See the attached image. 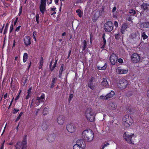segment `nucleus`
<instances>
[{
    "instance_id": "obj_1",
    "label": "nucleus",
    "mask_w": 149,
    "mask_h": 149,
    "mask_svg": "<svg viewBox=\"0 0 149 149\" xmlns=\"http://www.w3.org/2000/svg\"><path fill=\"white\" fill-rule=\"evenodd\" d=\"M82 137L85 141L91 142L93 139V133L91 130H84L82 133Z\"/></svg>"
},
{
    "instance_id": "obj_2",
    "label": "nucleus",
    "mask_w": 149,
    "mask_h": 149,
    "mask_svg": "<svg viewBox=\"0 0 149 149\" xmlns=\"http://www.w3.org/2000/svg\"><path fill=\"white\" fill-rule=\"evenodd\" d=\"M85 115L88 121L92 122L94 120L95 113L93 109L91 108L87 109L86 111Z\"/></svg>"
},
{
    "instance_id": "obj_3",
    "label": "nucleus",
    "mask_w": 149,
    "mask_h": 149,
    "mask_svg": "<svg viewBox=\"0 0 149 149\" xmlns=\"http://www.w3.org/2000/svg\"><path fill=\"white\" fill-rule=\"evenodd\" d=\"M128 84V81L125 79H121L120 80L119 83L117 85L118 89L117 90V92L116 91L115 92H121L123 90L126 88Z\"/></svg>"
},
{
    "instance_id": "obj_4",
    "label": "nucleus",
    "mask_w": 149,
    "mask_h": 149,
    "mask_svg": "<svg viewBox=\"0 0 149 149\" xmlns=\"http://www.w3.org/2000/svg\"><path fill=\"white\" fill-rule=\"evenodd\" d=\"M123 123L124 125L126 127H129L132 125L133 121L130 116L126 115L123 118Z\"/></svg>"
},
{
    "instance_id": "obj_5",
    "label": "nucleus",
    "mask_w": 149,
    "mask_h": 149,
    "mask_svg": "<svg viewBox=\"0 0 149 149\" xmlns=\"http://www.w3.org/2000/svg\"><path fill=\"white\" fill-rule=\"evenodd\" d=\"M127 132H125L123 134L124 139L129 144H134V141L133 139L136 137L134 134H132L131 135H129L127 134Z\"/></svg>"
},
{
    "instance_id": "obj_6",
    "label": "nucleus",
    "mask_w": 149,
    "mask_h": 149,
    "mask_svg": "<svg viewBox=\"0 0 149 149\" xmlns=\"http://www.w3.org/2000/svg\"><path fill=\"white\" fill-rule=\"evenodd\" d=\"M26 147V139H24L22 142H18L15 146L16 149H23Z\"/></svg>"
},
{
    "instance_id": "obj_7",
    "label": "nucleus",
    "mask_w": 149,
    "mask_h": 149,
    "mask_svg": "<svg viewBox=\"0 0 149 149\" xmlns=\"http://www.w3.org/2000/svg\"><path fill=\"white\" fill-rule=\"evenodd\" d=\"M113 24L111 21H108L104 24V29L106 32H110L113 30Z\"/></svg>"
},
{
    "instance_id": "obj_8",
    "label": "nucleus",
    "mask_w": 149,
    "mask_h": 149,
    "mask_svg": "<svg viewBox=\"0 0 149 149\" xmlns=\"http://www.w3.org/2000/svg\"><path fill=\"white\" fill-rule=\"evenodd\" d=\"M141 57L140 56L136 53H135L132 55L131 56V60L134 63H137L140 61Z\"/></svg>"
},
{
    "instance_id": "obj_9",
    "label": "nucleus",
    "mask_w": 149,
    "mask_h": 149,
    "mask_svg": "<svg viewBox=\"0 0 149 149\" xmlns=\"http://www.w3.org/2000/svg\"><path fill=\"white\" fill-rule=\"evenodd\" d=\"M46 0H41V4L40 6V9L41 12L43 14L46 11Z\"/></svg>"
},
{
    "instance_id": "obj_10",
    "label": "nucleus",
    "mask_w": 149,
    "mask_h": 149,
    "mask_svg": "<svg viewBox=\"0 0 149 149\" xmlns=\"http://www.w3.org/2000/svg\"><path fill=\"white\" fill-rule=\"evenodd\" d=\"M67 130L70 132L73 133L75 130L74 125L72 123L68 124L66 126Z\"/></svg>"
},
{
    "instance_id": "obj_11",
    "label": "nucleus",
    "mask_w": 149,
    "mask_h": 149,
    "mask_svg": "<svg viewBox=\"0 0 149 149\" xmlns=\"http://www.w3.org/2000/svg\"><path fill=\"white\" fill-rule=\"evenodd\" d=\"M127 69L122 68L120 67H118L116 69V72L119 74H126L128 72Z\"/></svg>"
},
{
    "instance_id": "obj_12",
    "label": "nucleus",
    "mask_w": 149,
    "mask_h": 149,
    "mask_svg": "<svg viewBox=\"0 0 149 149\" xmlns=\"http://www.w3.org/2000/svg\"><path fill=\"white\" fill-rule=\"evenodd\" d=\"M110 61L112 65H114L117 61V57L116 55L114 54H112L110 57Z\"/></svg>"
},
{
    "instance_id": "obj_13",
    "label": "nucleus",
    "mask_w": 149,
    "mask_h": 149,
    "mask_svg": "<svg viewBox=\"0 0 149 149\" xmlns=\"http://www.w3.org/2000/svg\"><path fill=\"white\" fill-rule=\"evenodd\" d=\"M65 121V117L63 115L59 116L57 119V122L60 125H63Z\"/></svg>"
},
{
    "instance_id": "obj_14",
    "label": "nucleus",
    "mask_w": 149,
    "mask_h": 149,
    "mask_svg": "<svg viewBox=\"0 0 149 149\" xmlns=\"http://www.w3.org/2000/svg\"><path fill=\"white\" fill-rule=\"evenodd\" d=\"M80 148L84 149L86 147V144L85 142L81 139H78L76 141V144Z\"/></svg>"
},
{
    "instance_id": "obj_15",
    "label": "nucleus",
    "mask_w": 149,
    "mask_h": 149,
    "mask_svg": "<svg viewBox=\"0 0 149 149\" xmlns=\"http://www.w3.org/2000/svg\"><path fill=\"white\" fill-rule=\"evenodd\" d=\"M115 94H107L106 95H102L100 96V98L101 99L105 100L109 98L112 97L114 96Z\"/></svg>"
},
{
    "instance_id": "obj_16",
    "label": "nucleus",
    "mask_w": 149,
    "mask_h": 149,
    "mask_svg": "<svg viewBox=\"0 0 149 149\" xmlns=\"http://www.w3.org/2000/svg\"><path fill=\"white\" fill-rule=\"evenodd\" d=\"M108 107L111 110H114L116 109L117 105L115 103L110 102L109 103Z\"/></svg>"
},
{
    "instance_id": "obj_17",
    "label": "nucleus",
    "mask_w": 149,
    "mask_h": 149,
    "mask_svg": "<svg viewBox=\"0 0 149 149\" xmlns=\"http://www.w3.org/2000/svg\"><path fill=\"white\" fill-rule=\"evenodd\" d=\"M24 43L26 46H28L31 44V38L29 36H26L24 40Z\"/></svg>"
},
{
    "instance_id": "obj_18",
    "label": "nucleus",
    "mask_w": 149,
    "mask_h": 149,
    "mask_svg": "<svg viewBox=\"0 0 149 149\" xmlns=\"http://www.w3.org/2000/svg\"><path fill=\"white\" fill-rule=\"evenodd\" d=\"M56 135L54 134H52L48 136L47 141L50 143L53 142L55 140Z\"/></svg>"
},
{
    "instance_id": "obj_19",
    "label": "nucleus",
    "mask_w": 149,
    "mask_h": 149,
    "mask_svg": "<svg viewBox=\"0 0 149 149\" xmlns=\"http://www.w3.org/2000/svg\"><path fill=\"white\" fill-rule=\"evenodd\" d=\"M127 27L128 25L127 24H123L120 30V31L122 34H123L125 33Z\"/></svg>"
},
{
    "instance_id": "obj_20",
    "label": "nucleus",
    "mask_w": 149,
    "mask_h": 149,
    "mask_svg": "<svg viewBox=\"0 0 149 149\" xmlns=\"http://www.w3.org/2000/svg\"><path fill=\"white\" fill-rule=\"evenodd\" d=\"M140 24V27L141 28H146L149 27V22H141Z\"/></svg>"
},
{
    "instance_id": "obj_21",
    "label": "nucleus",
    "mask_w": 149,
    "mask_h": 149,
    "mask_svg": "<svg viewBox=\"0 0 149 149\" xmlns=\"http://www.w3.org/2000/svg\"><path fill=\"white\" fill-rule=\"evenodd\" d=\"M45 98V95L44 94L41 95L40 97H37L36 99V102H38V105L39 104L40 102H43Z\"/></svg>"
},
{
    "instance_id": "obj_22",
    "label": "nucleus",
    "mask_w": 149,
    "mask_h": 149,
    "mask_svg": "<svg viewBox=\"0 0 149 149\" xmlns=\"http://www.w3.org/2000/svg\"><path fill=\"white\" fill-rule=\"evenodd\" d=\"M92 78H91V80H90L89 81L88 84V86L91 90H93L95 88V85L92 81Z\"/></svg>"
},
{
    "instance_id": "obj_23",
    "label": "nucleus",
    "mask_w": 149,
    "mask_h": 149,
    "mask_svg": "<svg viewBox=\"0 0 149 149\" xmlns=\"http://www.w3.org/2000/svg\"><path fill=\"white\" fill-rule=\"evenodd\" d=\"M141 8L144 10H149V4H148L147 3H143L141 5Z\"/></svg>"
},
{
    "instance_id": "obj_24",
    "label": "nucleus",
    "mask_w": 149,
    "mask_h": 149,
    "mask_svg": "<svg viewBox=\"0 0 149 149\" xmlns=\"http://www.w3.org/2000/svg\"><path fill=\"white\" fill-rule=\"evenodd\" d=\"M108 85L107 79H104L101 83V85L103 86V87L107 88L108 86Z\"/></svg>"
},
{
    "instance_id": "obj_25",
    "label": "nucleus",
    "mask_w": 149,
    "mask_h": 149,
    "mask_svg": "<svg viewBox=\"0 0 149 149\" xmlns=\"http://www.w3.org/2000/svg\"><path fill=\"white\" fill-rule=\"evenodd\" d=\"M52 61H53V60H52V61L50 62V65H49L50 69L52 71L55 68V67L56 66V63H57V60H56L55 61V62H54V63L53 65L52 66Z\"/></svg>"
},
{
    "instance_id": "obj_26",
    "label": "nucleus",
    "mask_w": 149,
    "mask_h": 149,
    "mask_svg": "<svg viewBox=\"0 0 149 149\" xmlns=\"http://www.w3.org/2000/svg\"><path fill=\"white\" fill-rule=\"evenodd\" d=\"M39 66L38 68L39 69H41L42 68L43 65L44 61L43 58L42 57H41L39 59Z\"/></svg>"
},
{
    "instance_id": "obj_27",
    "label": "nucleus",
    "mask_w": 149,
    "mask_h": 149,
    "mask_svg": "<svg viewBox=\"0 0 149 149\" xmlns=\"http://www.w3.org/2000/svg\"><path fill=\"white\" fill-rule=\"evenodd\" d=\"M48 127V123L46 122H43L42 125V128L44 130H46Z\"/></svg>"
},
{
    "instance_id": "obj_28",
    "label": "nucleus",
    "mask_w": 149,
    "mask_h": 149,
    "mask_svg": "<svg viewBox=\"0 0 149 149\" xmlns=\"http://www.w3.org/2000/svg\"><path fill=\"white\" fill-rule=\"evenodd\" d=\"M76 12L80 17H81L83 15V11L80 9H78L76 10Z\"/></svg>"
},
{
    "instance_id": "obj_29",
    "label": "nucleus",
    "mask_w": 149,
    "mask_h": 149,
    "mask_svg": "<svg viewBox=\"0 0 149 149\" xmlns=\"http://www.w3.org/2000/svg\"><path fill=\"white\" fill-rule=\"evenodd\" d=\"M115 38L116 40H118L119 39H120V37L121 36V34L119 32H118L117 33L115 34L114 35Z\"/></svg>"
},
{
    "instance_id": "obj_30",
    "label": "nucleus",
    "mask_w": 149,
    "mask_h": 149,
    "mask_svg": "<svg viewBox=\"0 0 149 149\" xmlns=\"http://www.w3.org/2000/svg\"><path fill=\"white\" fill-rule=\"evenodd\" d=\"M51 9V10L50 11V13L51 15H52L56 13V8H52Z\"/></svg>"
},
{
    "instance_id": "obj_31",
    "label": "nucleus",
    "mask_w": 149,
    "mask_h": 149,
    "mask_svg": "<svg viewBox=\"0 0 149 149\" xmlns=\"http://www.w3.org/2000/svg\"><path fill=\"white\" fill-rule=\"evenodd\" d=\"M28 59V54L26 53H24L23 56V61L24 62H25Z\"/></svg>"
},
{
    "instance_id": "obj_32",
    "label": "nucleus",
    "mask_w": 149,
    "mask_h": 149,
    "mask_svg": "<svg viewBox=\"0 0 149 149\" xmlns=\"http://www.w3.org/2000/svg\"><path fill=\"white\" fill-rule=\"evenodd\" d=\"M57 80V78H54L52 79V83L51 84V88H52L54 84H55L56 81Z\"/></svg>"
},
{
    "instance_id": "obj_33",
    "label": "nucleus",
    "mask_w": 149,
    "mask_h": 149,
    "mask_svg": "<svg viewBox=\"0 0 149 149\" xmlns=\"http://www.w3.org/2000/svg\"><path fill=\"white\" fill-rule=\"evenodd\" d=\"M102 38H103V41L104 44H103V45L102 46L101 48H104L105 45L106 44V39H105V36H104V35L102 37Z\"/></svg>"
},
{
    "instance_id": "obj_34",
    "label": "nucleus",
    "mask_w": 149,
    "mask_h": 149,
    "mask_svg": "<svg viewBox=\"0 0 149 149\" xmlns=\"http://www.w3.org/2000/svg\"><path fill=\"white\" fill-rule=\"evenodd\" d=\"M49 113L48 112V108L45 107L43 110V114L44 115H45Z\"/></svg>"
},
{
    "instance_id": "obj_35",
    "label": "nucleus",
    "mask_w": 149,
    "mask_h": 149,
    "mask_svg": "<svg viewBox=\"0 0 149 149\" xmlns=\"http://www.w3.org/2000/svg\"><path fill=\"white\" fill-rule=\"evenodd\" d=\"M141 36L143 40L147 38L148 36L146 35L145 32H143L142 33Z\"/></svg>"
},
{
    "instance_id": "obj_36",
    "label": "nucleus",
    "mask_w": 149,
    "mask_h": 149,
    "mask_svg": "<svg viewBox=\"0 0 149 149\" xmlns=\"http://www.w3.org/2000/svg\"><path fill=\"white\" fill-rule=\"evenodd\" d=\"M107 64L106 63H105L103 67H98V69L99 70H105L107 67Z\"/></svg>"
},
{
    "instance_id": "obj_37",
    "label": "nucleus",
    "mask_w": 149,
    "mask_h": 149,
    "mask_svg": "<svg viewBox=\"0 0 149 149\" xmlns=\"http://www.w3.org/2000/svg\"><path fill=\"white\" fill-rule=\"evenodd\" d=\"M129 13L130 14L134 15L136 14V12L133 9H131L130 10Z\"/></svg>"
},
{
    "instance_id": "obj_38",
    "label": "nucleus",
    "mask_w": 149,
    "mask_h": 149,
    "mask_svg": "<svg viewBox=\"0 0 149 149\" xmlns=\"http://www.w3.org/2000/svg\"><path fill=\"white\" fill-rule=\"evenodd\" d=\"M8 26L9 24L8 23H7L6 24L5 29L4 31L3 34H6V33Z\"/></svg>"
},
{
    "instance_id": "obj_39",
    "label": "nucleus",
    "mask_w": 149,
    "mask_h": 149,
    "mask_svg": "<svg viewBox=\"0 0 149 149\" xmlns=\"http://www.w3.org/2000/svg\"><path fill=\"white\" fill-rule=\"evenodd\" d=\"M37 32H36V31H34L33 32V39L35 40L36 41V36L37 35Z\"/></svg>"
},
{
    "instance_id": "obj_40",
    "label": "nucleus",
    "mask_w": 149,
    "mask_h": 149,
    "mask_svg": "<svg viewBox=\"0 0 149 149\" xmlns=\"http://www.w3.org/2000/svg\"><path fill=\"white\" fill-rule=\"evenodd\" d=\"M73 149H83L80 146L75 144L74 145L73 147Z\"/></svg>"
},
{
    "instance_id": "obj_41",
    "label": "nucleus",
    "mask_w": 149,
    "mask_h": 149,
    "mask_svg": "<svg viewBox=\"0 0 149 149\" xmlns=\"http://www.w3.org/2000/svg\"><path fill=\"white\" fill-rule=\"evenodd\" d=\"M109 145V144L107 142L105 143L104 145L102 146V149H104V148L105 147H107Z\"/></svg>"
},
{
    "instance_id": "obj_42",
    "label": "nucleus",
    "mask_w": 149,
    "mask_h": 149,
    "mask_svg": "<svg viewBox=\"0 0 149 149\" xmlns=\"http://www.w3.org/2000/svg\"><path fill=\"white\" fill-rule=\"evenodd\" d=\"M22 114H23V112H21L19 113V115L17 117V118L15 120H16V121L18 120L20 118L21 116H22Z\"/></svg>"
},
{
    "instance_id": "obj_43",
    "label": "nucleus",
    "mask_w": 149,
    "mask_h": 149,
    "mask_svg": "<svg viewBox=\"0 0 149 149\" xmlns=\"http://www.w3.org/2000/svg\"><path fill=\"white\" fill-rule=\"evenodd\" d=\"M133 18L131 16H130L129 15H128L127 18L126 19L129 21H131L132 20Z\"/></svg>"
},
{
    "instance_id": "obj_44",
    "label": "nucleus",
    "mask_w": 149,
    "mask_h": 149,
    "mask_svg": "<svg viewBox=\"0 0 149 149\" xmlns=\"http://www.w3.org/2000/svg\"><path fill=\"white\" fill-rule=\"evenodd\" d=\"M73 97V94H70V95L69 96L68 100L69 102L72 99Z\"/></svg>"
},
{
    "instance_id": "obj_45",
    "label": "nucleus",
    "mask_w": 149,
    "mask_h": 149,
    "mask_svg": "<svg viewBox=\"0 0 149 149\" xmlns=\"http://www.w3.org/2000/svg\"><path fill=\"white\" fill-rule=\"evenodd\" d=\"M13 25L12 24L11 25L10 29V32H11L13 30Z\"/></svg>"
},
{
    "instance_id": "obj_46",
    "label": "nucleus",
    "mask_w": 149,
    "mask_h": 149,
    "mask_svg": "<svg viewBox=\"0 0 149 149\" xmlns=\"http://www.w3.org/2000/svg\"><path fill=\"white\" fill-rule=\"evenodd\" d=\"M63 65H62L61 66L60 68V70L59 72L62 73V72L63 71Z\"/></svg>"
},
{
    "instance_id": "obj_47",
    "label": "nucleus",
    "mask_w": 149,
    "mask_h": 149,
    "mask_svg": "<svg viewBox=\"0 0 149 149\" xmlns=\"http://www.w3.org/2000/svg\"><path fill=\"white\" fill-rule=\"evenodd\" d=\"M114 25L116 27V28H117L118 26V22L116 21H115L114 22Z\"/></svg>"
},
{
    "instance_id": "obj_48",
    "label": "nucleus",
    "mask_w": 149,
    "mask_h": 149,
    "mask_svg": "<svg viewBox=\"0 0 149 149\" xmlns=\"http://www.w3.org/2000/svg\"><path fill=\"white\" fill-rule=\"evenodd\" d=\"M118 62L120 63H122L123 62V60L121 58H119L118 60Z\"/></svg>"
},
{
    "instance_id": "obj_49",
    "label": "nucleus",
    "mask_w": 149,
    "mask_h": 149,
    "mask_svg": "<svg viewBox=\"0 0 149 149\" xmlns=\"http://www.w3.org/2000/svg\"><path fill=\"white\" fill-rule=\"evenodd\" d=\"M22 6H20L19 9V13H22Z\"/></svg>"
},
{
    "instance_id": "obj_50",
    "label": "nucleus",
    "mask_w": 149,
    "mask_h": 149,
    "mask_svg": "<svg viewBox=\"0 0 149 149\" xmlns=\"http://www.w3.org/2000/svg\"><path fill=\"white\" fill-rule=\"evenodd\" d=\"M19 111V109H14L13 110V113H16Z\"/></svg>"
},
{
    "instance_id": "obj_51",
    "label": "nucleus",
    "mask_w": 149,
    "mask_h": 149,
    "mask_svg": "<svg viewBox=\"0 0 149 149\" xmlns=\"http://www.w3.org/2000/svg\"><path fill=\"white\" fill-rule=\"evenodd\" d=\"M83 44L84 46H86L87 45V42L85 40H84L83 42Z\"/></svg>"
},
{
    "instance_id": "obj_52",
    "label": "nucleus",
    "mask_w": 149,
    "mask_h": 149,
    "mask_svg": "<svg viewBox=\"0 0 149 149\" xmlns=\"http://www.w3.org/2000/svg\"><path fill=\"white\" fill-rule=\"evenodd\" d=\"M20 27V26H19L17 27L15 29V31L18 32L19 31Z\"/></svg>"
},
{
    "instance_id": "obj_53",
    "label": "nucleus",
    "mask_w": 149,
    "mask_h": 149,
    "mask_svg": "<svg viewBox=\"0 0 149 149\" xmlns=\"http://www.w3.org/2000/svg\"><path fill=\"white\" fill-rule=\"evenodd\" d=\"M18 20V18L16 17L15 19V21L14 22V25L15 26L16 24L17 21Z\"/></svg>"
},
{
    "instance_id": "obj_54",
    "label": "nucleus",
    "mask_w": 149,
    "mask_h": 149,
    "mask_svg": "<svg viewBox=\"0 0 149 149\" xmlns=\"http://www.w3.org/2000/svg\"><path fill=\"white\" fill-rule=\"evenodd\" d=\"M4 142H5V141H4L1 144V146L0 149H3L4 143Z\"/></svg>"
},
{
    "instance_id": "obj_55",
    "label": "nucleus",
    "mask_w": 149,
    "mask_h": 149,
    "mask_svg": "<svg viewBox=\"0 0 149 149\" xmlns=\"http://www.w3.org/2000/svg\"><path fill=\"white\" fill-rule=\"evenodd\" d=\"M31 89H32V88L31 87L30 88H29V89L28 90L27 93H30L31 92Z\"/></svg>"
},
{
    "instance_id": "obj_56",
    "label": "nucleus",
    "mask_w": 149,
    "mask_h": 149,
    "mask_svg": "<svg viewBox=\"0 0 149 149\" xmlns=\"http://www.w3.org/2000/svg\"><path fill=\"white\" fill-rule=\"evenodd\" d=\"M30 95L29 94H28L26 96V99H28L30 97Z\"/></svg>"
},
{
    "instance_id": "obj_57",
    "label": "nucleus",
    "mask_w": 149,
    "mask_h": 149,
    "mask_svg": "<svg viewBox=\"0 0 149 149\" xmlns=\"http://www.w3.org/2000/svg\"><path fill=\"white\" fill-rule=\"evenodd\" d=\"M116 10V7L115 6H114L113 9H112V12H114Z\"/></svg>"
},
{
    "instance_id": "obj_58",
    "label": "nucleus",
    "mask_w": 149,
    "mask_h": 149,
    "mask_svg": "<svg viewBox=\"0 0 149 149\" xmlns=\"http://www.w3.org/2000/svg\"><path fill=\"white\" fill-rule=\"evenodd\" d=\"M82 0H76V3H78L81 2Z\"/></svg>"
},
{
    "instance_id": "obj_59",
    "label": "nucleus",
    "mask_w": 149,
    "mask_h": 149,
    "mask_svg": "<svg viewBox=\"0 0 149 149\" xmlns=\"http://www.w3.org/2000/svg\"><path fill=\"white\" fill-rule=\"evenodd\" d=\"M36 18H39V15L38 14H36Z\"/></svg>"
},
{
    "instance_id": "obj_60",
    "label": "nucleus",
    "mask_w": 149,
    "mask_h": 149,
    "mask_svg": "<svg viewBox=\"0 0 149 149\" xmlns=\"http://www.w3.org/2000/svg\"><path fill=\"white\" fill-rule=\"evenodd\" d=\"M58 1H59V0H55V3L56 4L58 5Z\"/></svg>"
},
{
    "instance_id": "obj_61",
    "label": "nucleus",
    "mask_w": 149,
    "mask_h": 149,
    "mask_svg": "<svg viewBox=\"0 0 149 149\" xmlns=\"http://www.w3.org/2000/svg\"><path fill=\"white\" fill-rule=\"evenodd\" d=\"M71 52V50H70V51H69V53L68 54V58L70 56V55Z\"/></svg>"
},
{
    "instance_id": "obj_62",
    "label": "nucleus",
    "mask_w": 149,
    "mask_h": 149,
    "mask_svg": "<svg viewBox=\"0 0 149 149\" xmlns=\"http://www.w3.org/2000/svg\"><path fill=\"white\" fill-rule=\"evenodd\" d=\"M19 95L17 97H16L15 98V100H17L19 98Z\"/></svg>"
},
{
    "instance_id": "obj_63",
    "label": "nucleus",
    "mask_w": 149,
    "mask_h": 149,
    "mask_svg": "<svg viewBox=\"0 0 149 149\" xmlns=\"http://www.w3.org/2000/svg\"><path fill=\"white\" fill-rule=\"evenodd\" d=\"M36 20L37 23L38 24L39 23V18H36Z\"/></svg>"
},
{
    "instance_id": "obj_64",
    "label": "nucleus",
    "mask_w": 149,
    "mask_h": 149,
    "mask_svg": "<svg viewBox=\"0 0 149 149\" xmlns=\"http://www.w3.org/2000/svg\"><path fill=\"white\" fill-rule=\"evenodd\" d=\"M7 97V94H5L4 96V99H6Z\"/></svg>"
}]
</instances>
